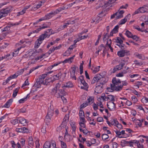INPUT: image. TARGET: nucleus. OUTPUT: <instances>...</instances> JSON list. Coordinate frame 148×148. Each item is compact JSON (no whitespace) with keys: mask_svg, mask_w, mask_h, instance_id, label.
I'll return each instance as SVG.
<instances>
[{"mask_svg":"<svg viewBox=\"0 0 148 148\" xmlns=\"http://www.w3.org/2000/svg\"><path fill=\"white\" fill-rule=\"evenodd\" d=\"M60 86L61 84L59 83L56 84V86L52 89L51 94L57 98H60L62 95H65L66 92L63 89H59Z\"/></svg>","mask_w":148,"mask_h":148,"instance_id":"obj_1","label":"nucleus"},{"mask_svg":"<svg viewBox=\"0 0 148 148\" xmlns=\"http://www.w3.org/2000/svg\"><path fill=\"white\" fill-rule=\"evenodd\" d=\"M112 84H111L115 88L116 91H119L122 90V86H120L119 84L121 83V81L119 79H116V77H114L112 79Z\"/></svg>","mask_w":148,"mask_h":148,"instance_id":"obj_2","label":"nucleus"},{"mask_svg":"<svg viewBox=\"0 0 148 148\" xmlns=\"http://www.w3.org/2000/svg\"><path fill=\"white\" fill-rule=\"evenodd\" d=\"M10 12V9L9 8H6L1 10L0 11V19L6 16Z\"/></svg>","mask_w":148,"mask_h":148,"instance_id":"obj_3","label":"nucleus"},{"mask_svg":"<svg viewBox=\"0 0 148 148\" xmlns=\"http://www.w3.org/2000/svg\"><path fill=\"white\" fill-rule=\"evenodd\" d=\"M54 111L51 108V107L48 108V112L46 116V121L47 122H49V120H51V118L53 116Z\"/></svg>","mask_w":148,"mask_h":148,"instance_id":"obj_4","label":"nucleus"},{"mask_svg":"<svg viewBox=\"0 0 148 148\" xmlns=\"http://www.w3.org/2000/svg\"><path fill=\"white\" fill-rule=\"evenodd\" d=\"M96 87L95 88V92L97 93H101L103 89V85L102 84H99V83H97L96 84Z\"/></svg>","mask_w":148,"mask_h":148,"instance_id":"obj_5","label":"nucleus"},{"mask_svg":"<svg viewBox=\"0 0 148 148\" xmlns=\"http://www.w3.org/2000/svg\"><path fill=\"white\" fill-rule=\"evenodd\" d=\"M48 24L47 25L46 24H43L42 27L40 26V27L38 28L37 29L33 31V33H37L40 31L42 29H45V28H49L50 27V26L51 25V23L50 22H48L47 23Z\"/></svg>","mask_w":148,"mask_h":148,"instance_id":"obj_6","label":"nucleus"},{"mask_svg":"<svg viewBox=\"0 0 148 148\" xmlns=\"http://www.w3.org/2000/svg\"><path fill=\"white\" fill-rule=\"evenodd\" d=\"M107 106L110 110H113L116 108V105L114 101H108L107 103Z\"/></svg>","mask_w":148,"mask_h":148,"instance_id":"obj_7","label":"nucleus"},{"mask_svg":"<svg viewBox=\"0 0 148 148\" xmlns=\"http://www.w3.org/2000/svg\"><path fill=\"white\" fill-rule=\"evenodd\" d=\"M129 51L127 50H123L119 51L117 52V55L119 57H124L125 54L128 55L129 54Z\"/></svg>","mask_w":148,"mask_h":148,"instance_id":"obj_8","label":"nucleus"},{"mask_svg":"<svg viewBox=\"0 0 148 148\" xmlns=\"http://www.w3.org/2000/svg\"><path fill=\"white\" fill-rule=\"evenodd\" d=\"M47 76V74H42L41 75H40L39 77V78L37 79L39 81L40 83H42L44 85V84H46V81L44 80L45 78Z\"/></svg>","mask_w":148,"mask_h":148,"instance_id":"obj_9","label":"nucleus"},{"mask_svg":"<svg viewBox=\"0 0 148 148\" xmlns=\"http://www.w3.org/2000/svg\"><path fill=\"white\" fill-rule=\"evenodd\" d=\"M16 131L17 132L23 133H27L29 132L28 129L25 127H22L21 128H16Z\"/></svg>","mask_w":148,"mask_h":148,"instance_id":"obj_10","label":"nucleus"},{"mask_svg":"<svg viewBox=\"0 0 148 148\" xmlns=\"http://www.w3.org/2000/svg\"><path fill=\"white\" fill-rule=\"evenodd\" d=\"M100 76L101 77V75L100 74H98L95 75L91 81L92 84H94L96 82H98L100 80Z\"/></svg>","mask_w":148,"mask_h":148,"instance_id":"obj_11","label":"nucleus"},{"mask_svg":"<svg viewBox=\"0 0 148 148\" xmlns=\"http://www.w3.org/2000/svg\"><path fill=\"white\" fill-rule=\"evenodd\" d=\"M47 31H45V32L44 34H42V35H41L40 36L39 38L38 39L39 41H41V42H42V41L47 36Z\"/></svg>","mask_w":148,"mask_h":148,"instance_id":"obj_12","label":"nucleus"},{"mask_svg":"<svg viewBox=\"0 0 148 148\" xmlns=\"http://www.w3.org/2000/svg\"><path fill=\"white\" fill-rule=\"evenodd\" d=\"M99 80V83L102 84L103 85L108 81L107 78L102 77V76L101 77L100 76V80Z\"/></svg>","mask_w":148,"mask_h":148,"instance_id":"obj_13","label":"nucleus"},{"mask_svg":"<svg viewBox=\"0 0 148 148\" xmlns=\"http://www.w3.org/2000/svg\"><path fill=\"white\" fill-rule=\"evenodd\" d=\"M107 99L106 101H108L110 100L109 101H114V97L111 95H107L106 97H105Z\"/></svg>","mask_w":148,"mask_h":148,"instance_id":"obj_14","label":"nucleus"},{"mask_svg":"<svg viewBox=\"0 0 148 148\" xmlns=\"http://www.w3.org/2000/svg\"><path fill=\"white\" fill-rule=\"evenodd\" d=\"M75 57V55L73 56L72 57H70L69 58H68L62 62L63 63H66L67 62H69L71 63L73 60L74 57Z\"/></svg>","mask_w":148,"mask_h":148,"instance_id":"obj_15","label":"nucleus"},{"mask_svg":"<svg viewBox=\"0 0 148 148\" xmlns=\"http://www.w3.org/2000/svg\"><path fill=\"white\" fill-rule=\"evenodd\" d=\"M10 130V128L5 125L3 127V130L1 131V133L3 134H6L7 132Z\"/></svg>","mask_w":148,"mask_h":148,"instance_id":"obj_16","label":"nucleus"},{"mask_svg":"<svg viewBox=\"0 0 148 148\" xmlns=\"http://www.w3.org/2000/svg\"><path fill=\"white\" fill-rule=\"evenodd\" d=\"M12 101V99H9L6 102L4 105L2 106V107H4L6 108H9Z\"/></svg>","mask_w":148,"mask_h":148,"instance_id":"obj_17","label":"nucleus"},{"mask_svg":"<svg viewBox=\"0 0 148 148\" xmlns=\"http://www.w3.org/2000/svg\"><path fill=\"white\" fill-rule=\"evenodd\" d=\"M62 75V73L61 72H59L57 75H54L53 77L54 80H56L58 79L59 78H61Z\"/></svg>","mask_w":148,"mask_h":148,"instance_id":"obj_18","label":"nucleus"},{"mask_svg":"<svg viewBox=\"0 0 148 148\" xmlns=\"http://www.w3.org/2000/svg\"><path fill=\"white\" fill-rule=\"evenodd\" d=\"M114 123H115V126H116L119 129H123V127L122 125L119 123L117 121H115Z\"/></svg>","mask_w":148,"mask_h":148,"instance_id":"obj_19","label":"nucleus"},{"mask_svg":"<svg viewBox=\"0 0 148 148\" xmlns=\"http://www.w3.org/2000/svg\"><path fill=\"white\" fill-rule=\"evenodd\" d=\"M73 86V85L72 83L70 82H69L66 83V84H65L62 87L63 88L64 87H66L70 88V87H72Z\"/></svg>","mask_w":148,"mask_h":148,"instance_id":"obj_20","label":"nucleus"},{"mask_svg":"<svg viewBox=\"0 0 148 148\" xmlns=\"http://www.w3.org/2000/svg\"><path fill=\"white\" fill-rule=\"evenodd\" d=\"M51 144L49 141H46L43 146V148H50Z\"/></svg>","mask_w":148,"mask_h":148,"instance_id":"obj_21","label":"nucleus"},{"mask_svg":"<svg viewBox=\"0 0 148 148\" xmlns=\"http://www.w3.org/2000/svg\"><path fill=\"white\" fill-rule=\"evenodd\" d=\"M110 84V87L107 88V90L109 92H112L114 90L116 91L115 88Z\"/></svg>","mask_w":148,"mask_h":148,"instance_id":"obj_22","label":"nucleus"},{"mask_svg":"<svg viewBox=\"0 0 148 148\" xmlns=\"http://www.w3.org/2000/svg\"><path fill=\"white\" fill-rule=\"evenodd\" d=\"M42 42L39 41L38 39L37 41H36L35 42L34 46L35 48H38Z\"/></svg>","mask_w":148,"mask_h":148,"instance_id":"obj_23","label":"nucleus"},{"mask_svg":"<svg viewBox=\"0 0 148 148\" xmlns=\"http://www.w3.org/2000/svg\"><path fill=\"white\" fill-rule=\"evenodd\" d=\"M19 122L20 123L23 124V125L24 126L25 125V124H26L27 122L26 121V120L24 118H22L19 119Z\"/></svg>","mask_w":148,"mask_h":148,"instance_id":"obj_24","label":"nucleus"},{"mask_svg":"<svg viewBox=\"0 0 148 148\" xmlns=\"http://www.w3.org/2000/svg\"><path fill=\"white\" fill-rule=\"evenodd\" d=\"M29 94L27 95V96L26 97H25L23 99H22L20 100L18 102L19 103H23L27 99V98H29Z\"/></svg>","mask_w":148,"mask_h":148,"instance_id":"obj_25","label":"nucleus"},{"mask_svg":"<svg viewBox=\"0 0 148 148\" xmlns=\"http://www.w3.org/2000/svg\"><path fill=\"white\" fill-rule=\"evenodd\" d=\"M125 65L124 63H121L119 65H117L116 66V69L118 70H121L123 68V66Z\"/></svg>","mask_w":148,"mask_h":148,"instance_id":"obj_26","label":"nucleus"},{"mask_svg":"<svg viewBox=\"0 0 148 148\" xmlns=\"http://www.w3.org/2000/svg\"><path fill=\"white\" fill-rule=\"evenodd\" d=\"M87 101L88 103H89L90 104L93 102L94 101V97H89V98H88Z\"/></svg>","mask_w":148,"mask_h":148,"instance_id":"obj_27","label":"nucleus"},{"mask_svg":"<svg viewBox=\"0 0 148 148\" xmlns=\"http://www.w3.org/2000/svg\"><path fill=\"white\" fill-rule=\"evenodd\" d=\"M116 45L117 46H118L121 49V50H124V49H125V47H126L123 43L121 44H117Z\"/></svg>","mask_w":148,"mask_h":148,"instance_id":"obj_28","label":"nucleus"},{"mask_svg":"<svg viewBox=\"0 0 148 148\" xmlns=\"http://www.w3.org/2000/svg\"><path fill=\"white\" fill-rule=\"evenodd\" d=\"M42 2L40 1L37 4L34 5V8L36 9L39 8L42 5Z\"/></svg>","mask_w":148,"mask_h":148,"instance_id":"obj_29","label":"nucleus"},{"mask_svg":"<svg viewBox=\"0 0 148 148\" xmlns=\"http://www.w3.org/2000/svg\"><path fill=\"white\" fill-rule=\"evenodd\" d=\"M79 130L80 132H83L84 134L86 135L88 133L90 132L87 129L83 130L81 127H79Z\"/></svg>","mask_w":148,"mask_h":148,"instance_id":"obj_30","label":"nucleus"},{"mask_svg":"<svg viewBox=\"0 0 148 148\" xmlns=\"http://www.w3.org/2000/svg\"><path fill=\"white\" fill-rule=\"evenodd\" d=\"M38 80L37 79V81L35 83L34 86L37 88H39L40 87V84H43L42 83H40V82L38 81Z\"/></svg>","mask_w":148,"mask_h":148,"instance_id":"obj_31","label":"nucleus"},{"mask_svg":"<svg viewBox=\"0 0 148 148\" xmlns=\"http://www.w3.org/2000/svg\"><path fill=\"white\" fill-rule=\"evenodd\" d=\"M100 67V66H98L95 67L94 68V70H93L92 69H91L93 73H95L97 72H98L99 70Z\"/></svg>","mask_w":148,"mask_h":148,"instance_id":"obj_32","label":"nucleus"},{"mask_svg":"<svg viewBox=\"0 0 148 148\" xmlns=\"http://www.w3.org/2000/svg\"><path fill=\"white\" fill-rule=\"evenodd\" d=\"M76 68H78V67L76 66L75 65H74L73 66L71 67L70 70V73H75Z\"/></svg>","mask_w":148,"mask_h":148,"instance_id":"obj_33","label":"nucleus"},{"mask_svg":"<svg viewBox=\"0 0 148 148\" xmlns=\"http://www.w3.org/2000/svg\"><path fill=\"white\" fill-rule=\"evenodd\" d=\"M19 90V88H16L14 90L12 95V96L14 98L15 97L18 93Z\"/></svg>","mask_w":148,"mask_h":148,"instance_id":"obj_34","label":"nucleus"},{"mask_svg":"<svg viewBox=\"0 0 148 148\" xmlns=\"http://www.w3.org/2000/svg\"><path fill=\"white\" fill-rule=\"evenodd\" d=\"M125 34L129 38H131L133 35L132 33L128 30L126 32Z\"/></svg>","mask_w":148,"mask_h":148,"instance_id":"obj_35","label":"nucleus"},{"mask_svg":"<svg viewBox=\"0 0 148 148\" xmlns=\"http://www.w3.org/2000/svg\"><path fill=\"white\" fill-rule=\"evenodd\" d=\"M115 40L116 42L118 44H121L123 42V41L119 37H117Z\"/></svg>","mask_w":148,"mask_h":148,"instance_id":"obj_36","label":"nucleus"},{"mask_svg":"<svg viewBox=\"0 0 148 148\" xmlns=\"http://www.w3.org/2000/svg\"><path fill=\"white\" fill-rule=\"evenodd\" d=\"M69 24H70V23H68L67 22V23H64L63 26H61L60 27L61 29H63L64 28H66Z\"/></svg>","mask_w":148,"mask_h":148,"instance_id":"obj_37","label":"nucleus"},{"mask_svg":"<svg viewBox=\"0 0 148 148\" xmlns=\"http://www.w3.org/2000/svg\"><path fill=\"white\" fill-rule=\"evenodd\" d=\"M119 28V26L116 25L115 27L112 30V31L114 32V34H116L118 32Z\"/></svg>","mask_w":148,"mask_h":148,"instance_id":"obj_38","label":"nucleus"},{"mask_svg":"<svg viewBox=\"0 0 148 148\" xmlns=\"http://www.w3.org/2000/svg\"><path fill=\"white\" fill-rule=\"evenodd\" d=\"M88 105V103L87 102H86L85 103H84L82 104L80 107V109H81L82 108H83L86 107Z\"/></svg>","mask_w":148,"mask_h":148,"instance_id":"obj_39","label":"nucleus"},{"mask_svg":"<svg viewBox=\"0 0 148 148\" xmlns=\"http://www.w3.org/2000/svg\"><path fill=\"white\" fill-rule=\"evenodd\" d=\"M127 144V141L123 140L121 141V145L122 147H124Z\"/></svg>","mask_w":148,"mask_h":148,"instance_id":"obj_40","label":"nucleus"},{"mask_svg":"<svg viewBox=\"0 0 148 148\" xmlns=\"http://www.w3.org/2000/svg\"><path fill=\"white\" fill-rule=\"evenodd\" d=\"M140 10V12L141 13H144L146 11V8H144L143 7H140L139 8Z\"/></svg>","mask_w":148,"mask_h":148,"instance_id":"obj_41","label":"nucleus"},{"mask_svg":"<svg viewBox=\"0 0 148 148\" xmlns=\"http://www.w3.org/2000/svg\"><path fill=\"white\" fill-rule=\"evenodd\" d=\"M54 79L53 80L51 79H46L45 81H46V84H44V85H47L48 83L51 82V83H53L54 81Z\"/></svg>","mask_w":148,"mask_h":148,"instance_id":"obj_42","label":"nucleus"},{"mask_svg":"<svg viewBox=\"0 0 148 148\" xmlns=\"http://www.w3.org/2000/svg\"><path fill=\"white\" fill-rule=\"evenodd\" d=\"M109 138L108 135L106 134H103L102 135V138L103 140H106Z\"/></svg>","mask_w":148,"mask_h":148,"instance_id":"obj_43","label":"nucleus"},{"mask_svg":"<svg viewBox=\"0 0 148 148\" xmlns=\"http://www.w3.org/2000/svg\"><path fill=\"white\" fill-rule=\"evenodd\" d=\"M55 50L54 47H53L52 48H51L50 49L47 53H46V55L47 54L48 55H50L51 53L53 52Z\"/></svg>","mask_w":148,"mask_h":148,"instance_id":"obj_44","label":"nucleus"},{"mask_svg":"<svg viewBox=\"0 0 148 148\" xmlns=\"http://www.w3.org/2000/svg\"><path fill=\"white\" fill-rule=\"evenodd\" d=\"M79 117L85 116L83 110L82 109H80L79 112Z\"/></svg>","mask_w":148,"mask_h":148,"instance_id":"obj_45","label":"nucleus"},{"mask_svg":"<svg viewBox=\"0 0 148 148\" xmlns=\"http://www.w3.org/2000/svg\"><path fill=\"white\" fill-rule=\"evenodd\" d=\"M127 21V19L126 17L122 19L120 21V24L122 25L124 24Z\"/></svg>","mask_w":148,"mask_h":148,"instance_id":"obj_46","label":"nucleus"},{"mask_svg":"<svg viewBox=\"0 0 148 148\" xmlns=\"http://www.w3.org/2000/svg\"><path fill=\"white\" fill-rule=\"evenodd\" d=\"M51 18L48 16V15L47 14L44 17L42 18L43 21L46 20L50 18Z\"/></svg>","mask_w":148,"mask_h":148,"instance_id":"obj_47","label":"nucleus"},{"mask_svg":"<svg viewBox=\"0 0 148 148\" xmlns=\"http://www.w3.org/2000/svg\"><path fill=\"white\" fill-rule=\"evenodd\" d=\"M61 146L62 148H66V144L64 142L61 141Z\"/></svg>","mask_w":148,"mask_h":148,"instance_id":"obj_48","label":"nucleus"},{"mask_svg":"<svg viewBox=\"0 0 148 148\" xmlns=\"http://www.w3.org/2000/svg\"><path fill=\"white\" fill-rule=\"evenodd\" d=\"M79 124L80 125V127L81 128H85L86 127V125L84 122H79Z\"/></svg>","mask_w":148,"mask_h":148,"instance_id":"obj_49","label":"nucleus"},{"mask_svg":"<svg viewBox=\"0 0 148 148\" xmlns=\"http://www.w3.org/2000/svg\"><path fill=\"white\" fill-rule=\"evenodd\" d=\"M46 54H47V53H45L44 54H43L42 55H41L40 56L38 57H37L36 58L35 60L36 61H37L38 60H39V59L42 58L43 56H45L46 55Z\"/></svg>","mask_w":148,"mask_h":148,"instance_id":"obj_50","label":"nucleus"},{"mask_svg":"<svg viewBox=\"0 0 148 148\" xmlns=\"http://www.w3.org/2000/svg\"><path fill=\"white\" fill-rule=\"evenodd\" d=\"M10 54H8L5 55L4 56H2L1 57H0V60H3L4 59H5L7 58L8 57H9L10 56Z\"/></svg>","mask_w":148,"mask_h":148,"instance_id":"obj_51","label":"nucleus"},{"mask_svg":"<svg viewBox=\"0 0 148 148\" xmlns=\"http://www.w3.org/2000/svg\"><path fill=\"white\" fill-rule=\"evenodd\" d=\"M24 69H21L19 71H18L16 73V74L18 75L22 74L23 72H24Z\"/></svg>","mask_w":148,"mask_h":148,"instance_id":"obj_52","label":"nucleus"},{"mask_svg":"<svg viewBox=\"0 0 148 148\" xmlns=\"http://www.w3.org/2000/svg\"><path fill=\"white\" fill-rule=\"evenodd\" d=\"M69 117V114L66 115L63 119V121L66 122L67 121H68Z\"/></svg>","mask_w":148,"mask_h":148,"instance_id":"obj_53","label":"nucleus"},{"mask_svg":"<svg viewBox=\"0 0 148 148\" xmlns=\"http://www.w3.org/2000/svg\"><path fill=\"white\" fill-rule=\"evenodd\" d=\"M80 73L81 75L83 73V66L82 64H80L79 66Z\"/></svg>","mask_w":148,"mask_h":148,"instance_id":"obj_54","label":"nucleus"},{"mask_svg":"<svg viewBox=\"0 0 148 148\" xmlns=\"http://www.w3.org/2000/svg\"><path fill=\"white\" fill-rule=\"evenodd\" d=\"M88 36V35L81 36V35L80 34L79 35V37L80 39V40L84 39L86 38Z\"/></svg>","mask_w":148,"mask_h":148,"instance_id":"obj_55","label":"nucleus"},{"mask_svg":"<svg viewBox=\"0 0 148 148\" xmlns=\"http://www.w3.org/2000/svg\"><path fill=\"white\" fill-rule=\"evenodd\" d=\"M106 45L108 46L110 49L111 51L112 52H113V48L111 47V44H108V41H107V43Z\"/></svg>","mask_w":148,"mask_h":148,"instance_id":"obj_56","label":"nucleus"},{"mask_svg":"<svg viewBox=\"0 0 148 148\" xmlns=\"http://www.w3.org/2000/svg\"><path fill=\"white\" fill-rule=\"evenodd\" d=\"M26 109L25 108H23L19 110L18 111L20 113H25L26 112Z\"/></svg>","mask_w":148,"mask_h":148,"instance_id":"obj_57","label":"nucleus"},{"mask_svg":"<svg viewBox=\"0 0 148 148\" xmlns=\"http://www.w3.org/2000/svg\"><path fill=\"white\" fill-rule=\"evenodd\" d=\"M10 26H6L4 27L3 29H2V32H5L6 31H8L10 30Z\"/></svg>","mask_w":148,"mask_h":148,"instance_id":"obj_58","label":"nucleus"},{"mask_svg":"<svg viewBox=\"0 0 148 148\" xmlns=\"http://www.w3.org/2000/svg\"><path fill=\"white\" fill-rule=\"evenodd\" d=\"M63 9H62L61 8H59L58 9H57L54 12L55 13V14H57L58 13L60 12L62 10H63Z\"/></svg>","mask_w":148,"mask_h":148,"instance_id":"obj_59","label":"nucleus"},{"mask_svg":"<svg viewBox=\"0 0 148 148\" xmlns=\"http://www.w3.org/2000/svg\"><path fill=\"white\" fill-rule=\"evenodd\" d=\"M71 126L73 131L75 132L76 129V126L74 124H71Z\"/></svg>","mask_w":148,"mask_h":148,"instance_id":"obj_60","label":"nucleus"},{"mask_svg":"<svg viewBox=\"0 0 148 148\" xmlns=\"http://www.w3.org/2000/svg\"><path fill=\"white\" fill-rule=\"evenodd\" d=\"M75 73H70L71 74V77L73 79H74L75 80L76 79V76L75 75Z\"/></svg>","mask_w":148,"mask_h":148,"instance_id":"obj_61","label":"nucleus"},{"mask_svg":"<svg viewBox=\"0 0 148 148\" xmlns=\"http://www.w3.org/2000/svg\"><path fill=\"white\" fill-rule=\"evenodd\" d=\"M92 106L93 109L95 110H96L98 109V105H97L95 103H93V104Z\"/></svg>","mask_w":148,"mask_h":148,"instance_id":"obj_62","label":"nucleus"},{"mask_svg":"<svg viewBox=\"0 0 148 148\" xmlns=\"http://www.w3.org/2000/svg\"><path fill=\"white\" fill-rule=\"evenodd\" d=\"M11 143L12 145V147L13 148H15L16 147V144L15 143L14 141L12 140L11 141Z\"/></svg>","mask_w":148,"mask_h":148,"instance_id":"obj_63","label":"nucleus"},{"mask_svg":"<svg viewBox=\"0 0 148 148\" xmlns=\"http://www.w3.org/2000/svg\"><path fill=\"white\" fill-rule=\"evenodd\" d=\"M134 40H136V41H137L139 38L136 35H132V37Z\"/></svg>","mask_w":148,"mask_h":148,"instance_id":"obj_64","label":"nucleus"}]
</instances>
